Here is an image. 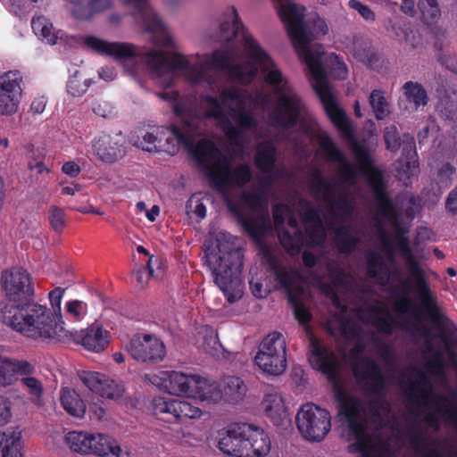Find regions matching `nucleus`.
Segmentation results:
<instances>
[{"label": "nucleus", "mask_w": 457, "mask_h": 457, "mask_svg": "<svg viewBox=\"0 0 457 457\" xmlns=\"http://www.w3.org/2000/svg\"><path fill=\"white\" fill-rule=\"evenodd\" d=\"M65 312L74 321L80 320L87 312V304L79 300L69 301L65 304Z\"/></svg>", "instance_id": "nucleus-61"}, {"label": "nucleus", "mask_w": 457, "mask_h": 457, "mask_svg": "<svg viewBox=\"0 0 457 457\" xmlns=\"http://www.w3.org/2000/svg\"><path fill=\"white\" fill-rule=\"evenodd\" d=\"M233 51L215 50L210 59L211 66L215 70L227 71L228 72L233 62Z\"/></svg>", "instance_id": "nucleus-55"}, {"label": "nucleus", "mask_w": 457, "mask_h": 457, "mask_svg": "<svg viewBox=\"0 0 457 457\" xmlns=\"http://www.w3.org/2000/svg\"><path fill=\"white\" fill-rule=\"evenodd\" d=\"M254 165L263 173L272 172L277 162V149L272 142L263 141L257 145Z\"/></svg>", "instance_id": "nucleus-36"}, {"label": "nucleus", "mask_w": 457, "mask_h": 457, "mask_svg": "<svg viewBox=\"0 0 457 457\" xmlns=\"http://www.w3.org/2000/svg\"><path fill=\"white\" fill-rule=\"evenodd\" d=\"M318 143L324 151L328 160L337 162L342 164L339 170L341 179L344 181H351L354 179L356 174L353 166L346 161L344 154L335 145L332 138L326 134L319 137Z\"/></svg>", "instance_id": "nucleus-32"}, {"label": "nucleus", "mask_w": 457, "mask_h": 457, "mask_svg": "<svg viewBox=\"0 0 457 457\" xmlns=\"http://www.w3.org/2000/svg\"><path fill=\"white\" fill-rule=\"evenodd\" d=\"M298 293L295 295H289L288 303L293 308L295 319L301 325L309 323L312 318L310 311L302 303L300 296L303 294V287H297Z\"/></svg>", "instance_id": "nucleus-53"}, {"label": "nucleus", "mask_w": 457, "mask_h": 457, "mask_svg": "<svg viewBox=\"0 0 457 457\" xmlns=\"http://www.w3.org/2000/svg\"><path fill=\"white\" fill-rule=\"evenodd\" d=\"M436 109L442 114H454L456 109V103L453 99V97L446 91H445L439 96Z\"/></svg>", "instance_id": "nucleus-64"}, {"label": "nucleus", "mask_w": 457, "mask_h": 457, "mask_svg": "<svg viewBox=\"0 0 457 457\" xmlns=\"http://www.w3.org/2000/svg\"><path fill=\"white\" fill-rule=\"evenodd\" d=\"M48 220L56 233H62L65 227V212L62 208L53 205L48 210Z\"/></svg>", "instance_id": "nucleus-60"}, {"label": "nucleus", "mask_w": 457, "mask_h": 457, "mask_svg": "<svg viewBox=\"0 0 457 457\" xmlns=\"http://www.w3.org/2000/svg\"><path fill=\"white\" fill-rule=\"evenodd\" d=\"M410 443L419 457H445L437 449L426 448L425 439L419 431L411 435Z\"/></svg>", "instance_id": "nucleus-54"}, {"label": "nucleus", "mask_w": 457, "mask_h": 457, "mask_svg": "<svg viewBox=\"0 0 457 457\" xmlns=\"http://www.w3.org/2000/svg\"><path fill=\"white\" fill-rule=\"evenodd\" d=\"M271 1L287 29L295 52L307 66L310 82L319 96L326 114H345L331 92L327 71L322 62L324 51L321 46L315 49L310 47L314 37L324 36L328 32L325 20L316 16L305 23L303 21L304 7L293 4L290 0Z\"/></svg>", "instance_id": "nucleus-2"}, {"label": "nucleus", "mask_w": 457, "mask_h": 457, "mask_svg": "<svg viewBox=\"0 0 457 457\" xmlns=\"http://www.w3.org/2000/svg\"><path fill=\"white\" fill-rule=\"evenodd\" d=\"M191 154L197 164L206 170L208 180L212 171H217L227 158L222 154L215 143L210 139H200L191 150Z\"/></svg>", "instance_id": "nucleus-23"}, {"label": "nucleus", "mask_w": 457, "mask_h": 457, "mask_svg": "<svg viewBox=\"0 0 457 457\" xmlns=\"http://www.w3.org/2000/svg\"><path fill=\"white\" fill-rule=\"evenodd\" d=\"M416 371V378L413 382V386H410L406 392L407 399L411 403H420L423 405H428V398L432 394V384L428 378L420 370Z\"/></svg>", "instance_id": "nucleus-38"}, {"label": "nucleus", "mask_w": 457, "mask_h": 457, "mask_svg": "<svg viewBox=\"0 0 457 457\" xmlns=\"http://www.w3.org/2000/svg\"><path fill=\"white\" fill-rule=\"evenodd\" d=\"M26 365L25 371L17 373V381H19L21 389L27 394L31 403L37 407H41L44 403L43 396L45 387L43 381L35 377L36 366L30 361L24 360Z\"/></svg>", "instance_id": "nucleus-29"}, {"label": "nucleus", "mask_w": 457, "mask_h": 457, "mask_svg": "<svg viewBox=\"0 0 457 457\" xmlns=\"http://www.w3.org/2000/svg\"><path fill=\"white\" fill-rule=\"evenodd\" d=\"M92 151L97 160L104 163H115L126 155L125 141L121 133L114 136L102 134L91 142Z\"/></svg>", "instance_id": "nucleus-17"}, {"label": "nucleus", "mask_w": 457, "mask_h": 457, "mask_svg": "<svg viewBox=\"0 0 457 457\" xmlns=\"http://www.w3.org/2000/svg\"><path fill=\"white\" fill-rule=\"evenodd\" d=\"M204 100L212 108L204 114H254L253 111H265L270 104L266 94H251L239 87L224 88L218 96H206Z\"/></svg>", "instance_id": "nucleus-7"}, {"label": "nucleus", "mask_w": 457, "mask_h": 457, "mask_svg": "<svg viewBox=\"0 0 457 457\" xmlns=\"http://www.w3.org/2000/svg\"><path fill=\"white\" fill-rule=\"evenodd\" d=\"M354 232L353 227L349 224L340 225L335 229V244L340 253L348 255L356 250L360 239Z\"/></svg>", "instance_id": "nucleus-37"}, {"label": "nucleus", "mask_w": 457, "mask_h": 457, "mask_svg": "<svg viewBox=\"0 0 457 457\" xmlns=\"http://www.w3.org/2000/svg\"><path fill=\"white\" fill-rule=\"evenodd\" d=\"M418 7L422 20L428 25L436 24L441 17V9L437 0H419Z\"/></svg>", "instance_id": "nucleus-50"}, {"label": "nucleus", "mask_w": 457, "mask_h": 457, "mask_svg": "<svg viewBox=\"0 0 457 457\" xmlns=\"http://www.w3.org/2000/svg\"><path fill=\"white\" fill-rule=\"evenodd\" d=\"M60 401L63 409L71 416L80 418L86 412V404L79 395L72 388L62 387Z\"/></svg>", "instance_id": "nucleus-42"}, {"label": "nucleus", "mask_w": 457, "mask_h": 457, "mask_svg": "<svg viewBox=\"0 0 457 457\" xmlns=\"http://www.w3.org/2000/svg\"><path fill=\"white\" fill-rule=\"evenodd\" d=\"M111 7L110 0H89L87 5L73 7L72 14L76 19L90 21L96 13Z\"/></svg>", "instance_id": "nucleus-45"}, {"label": "nucleus", "mask_w": 457, "mask_h": 457, "mask_svg": "<svg viewBox=\"0 0 457 457\" xmlns=\"http://www.w3.org/2000/svg\"><path fill=\"white\" fill-rule=\"evenodd\" d=\"M352 371L358 385L364 392L377 396L383 395L386 388V378L379 364L371 357H358L351 363Z\"/></svg>", "instance_id": "nucleus-13"}, {"label": "nucleus", "mask_w": 457, "mask_h": 457, "mask_svg": "<svg viewBox=\"0 0 457 457\" xmlns=\"http://www.w3.org/2000/svg\"><path fill=\"white\" fill-rule=\"evenodd\" d=\"M270 269L275 275V280L279 284L280 287L285 290L287 299L289 295H297V287L299 286H294V276L292 272L278 267L275 262L270 263Z\"/></svg>", "instance_id": "nucleus-48"}, {"label": "nucleus", "mask_w": 457, "mask_h": 457, "mask_svg": "<svg viewBox=\"0 0 457 457\" xmlns=\"http://www.w3.org/2000/svg\"><path fill=\"white\" fill-rule=\"evenodd\" d=\"M270 446L267 433L248 423L231 425L218 442V448L232 457H263L270 453Z\"/></svg>", "instance_id": "nucleus-5"}, {"label": "nucleus", "mask_w": 457, "mask_h": 457, "mask_svg": "<svg viewBox=\"0 0 457 457\" xmlns=\"http://www.w3.org/2000/svg\"><path fill=\"white\" fill-rule=\"evenodd\" d=\"M413 280L409 279L402 280L400 286H395L391 290V296L394 300L393 308L399 314H406L414 307V302L409 295L407 286ZM413 290V288L411 287Z\"/></svg>", "instance_id": "nucleus-40"}, {"label": "nucleus", "mask_w": 457, "mask_h": 457, "mask_svg": "<svg viewBox=\"0 0 457 457\" xmlns=\"http://www.w3.org/2000/svg\"><path fill=\"white\" fill-rule=\"evenodd\" d=\"M219 118L220 129L228 141L236 147H242L244 133L257 125V116H205Z\"/></svg>", "instance_id": "nucleus-21"}, {"label": "nucleus", "mask_w": 457, "mask_h": 457, "mask_svg": "<svg viewBox=\"0 0 457 457\" xmlns=\"http://www.w3.org/2000/svg\"><path fill=\"white\" fill-rule=\"evenodd\" d=\"M252 179V170L247 163L232 167L227 159L217 166V171H212L210 185L217 191L223 192L226 189L238 187H243Z\"/></svg>", "instance_id": "nucleus-15"}, {"label": "nucleus", "mask_w": 457, "mask_h": 457, "mask_svg": "<svg viewBox=\"0 0 457 457\" xmlns=\"http://www.w3.org/2000/svg\"><path fill=\"white\" fill-rule=\"evenodd\" d=\"M31 28L36 36L40 37L50 45L56 43L57 35L54 30L52 22L44 16L33 18L31 21Z\"/></svg>", "instance_id": "nucleus-47"}, {"label": "nucleus", "mask_w": 457, "mask_h": 457, "mask_svg": "<svg viewBox=\"0 0 457 457\" xmlns=\"http://www.w3.org/2000/svg\"><path fill=\"white\" fill-rule=\"evenodd\" d=\"M151 130L144 128L137 129L132 132L130 141L133 145L149 153L165 152L174 154L178 148L173 144L176 140L179 145H188L191 141L183 129L172 125L168 127H152Z\"/></svg>", "instance_id": "nucleus-8"}, {"label": "nucleus", "mask_w": 457, "mask_h": 457, "mask_svg": "<svg viewBox=\"0 0 457 457\" xmlns=\"http://www.w3.org/2000/svg\"><path fill=\"white\" fill-rule=\"evenodd\" d=\"M124 4H133V15L140 21L144 29L151 33H159L165 30L164 23L158 14L150 6L147 0H120Z\"/></svg>", "instance_id": "nucleus-30"}, {"label": "nucleus", "mask_w": 457, "mask_h": 457, "mask_svg": "<svg viewBox=\"0 0 457 457\" xmlns=\"http://www.w3.org/2000/svg\"><path fill=\"white\" fill-rule=\"evenodd\" d=\"M287 225L289 228L281 229L278 234L280 244L289 254H298L303 247V231L293 215L288 217Z\"/></svg>", "instance_id": "nucleus-34"}, {"label": "nucleus", "mask_w": 457, "mask_h": 457, "mask_svg": "<svg viewBox=\"0 0 457 457\" xmlns=\"http://www.w3.org/2000/svg\"><path fill=\"white\" fill-rule=\"evenodd\" d=\"M314 179L316 183L312 186L313 190L318 194L323 189L322 199L327 204L330 215L340 220L351 217L354 208L348 192L340 190L336 193L332 184L319 172L314 174Z\"/></svg>", "instance_id": "nucleus-14"}, {"label": "nucleus", "mask_w": 457, "mask_h": 457, "mask_svg": "<svg viewBox=\"0 0 457 457\" xmlns=\"http://www.w3.org/2000/svg\"><path fill=\"white\" fill-rule=\"evenodd\" d=\"M262 409L265 415L277 427L283 426L285 422L289 420L283 398L277 393L265 395L262 402Z\"/></svg>", "instance_id": "nucleus-35"}, {"label": "nucleus", "mask_w": 457, "mask_h": 457, "mask_svg": "<svg viewBox=\"0 0 457 457\" xmlns=\"http://www.w3.org/2000/svg\"><path fill=\"white\" fill-rule=\"evenodd\" d=\"M154 404L155 413L171 414L177 420L182 418L196 419L202 414L199 407L193 405L187 401L176 398L160 397L154 399Z\"/></svg>", "instance_id": "nucleus-28"}, {"label": "nucleus", "mask_w": 457, "mask_h": 457, "mask_svg": "<svg viewBox=\"0 0 457 457\" xmlns=\"http://www.w3.org/2000/svg\"><path fill=\"white\" fill-rule=\"evenodd\" d=\"M70 447L81 454H95L99 457H129L112 437L104 434L71 431L67 435Z\"/></svg>", "instance_id": "nucleus-9"}, {"label": "nucleus", "mask_w": 457, "mask_h": 457, "mask_svg": "<svg viewBox=\"0 0 457 457\" xmlns=\"http://www.w3.org/2000/svg\"><path fill=\"white\" fill-rule=\"evenodd\" d=\"M384 139L386 148L392 152H395L402 147L403 155H405V165L410 174L403 177L401 171L398 170V178L400 180L409 179L411 175H413V170L417 168L414 165L415 161L412 162L416 156V146L413 137L409 134H404L401 139L395 126L387 127L385 129Z\"/></svg>", "instance_id": "nucleus-20"}, {"label": "nucleus", "mask_w": 457, "mask_h": 457, "mask_svg": "<svg viewBox=\"0 0 457 457\" xmlns=\"http://www.w3.org/2000/svg\"><path fill=\"white\" fill-rule=\"evenodd\" d=\"M300 216L304 225L322 220L319 210L312 206L310 202L302 199L300 201Z\"/></svg>", "instance_id": "nucleus-62"}, {"label": "nucleus", "mask_w": 457, "mask_h": 457, "mask_svg": "<svg viewBox=\"0 0 457 457\" xmlns=\"http://www.w3.org/2000/svg\"><path fill=\"white\" fill-rule=\"evenodd\" d=\"M71 339L76 344L81 345L86 350L92 353H101L110 344L109 331L104 329L102 324L94 322L85 329L79 331H69L66 340Z\"/></svg>", "instance_id": "nucleus-19"}, {"label": "nucleus", "mask_w": 457, "mask_h": 457, "mask_svg": "<svg viewBox=\"0 0 457 457\" xmlns=\"http://www.w3.org/2000/svg\"><path fill=\"white\" fill-rule=\"evenodd\" d=\"M295 423L299 433L305 440L320 442L330 431L331 416L326 409L307 403L297 411Z\"/></svg>", "instance_id": "nucleus-10"}, {"label": "nucleus", "mask_w": 457, "mask_h": 457, "mask_svg": "<svg viewBox=\"0 0 457 457\" xmlns=\"http://www.w3.org/2000/svg\"><path fill=\"white\" fill-rule=\"evenodd\" d=\"M374 311L380 315L375 317L373 326L380 333L391 334L395 327L394 320L389 317L385 308H375Z\"/></svg>", "instance_id": "nucleus-57"}, {"label": "nucleus", "mask_w": 457, "mask_h": 457, "mask_svg": "<svg viewBox=\"0 0 457 457\" xmlns=\"http://www.w3.org/2000/svg\"><path fill=\"white\" fill-rule=\"evenodd\" d=\"M429 320L435 326V328H436L439 330V332H440L439 337H441V339L445 342V344L446 345L447 355H448L449 359L451 360L453 364L457 365V353L451 347V345H457V330L453 331V332H445L437 325H436L430 319H429ZM453 324H455V323L453 322ZM454 326L457 329V326L456 325H454Z\"/></svg>", "instance_id": "nucleus-58"}, {"label": "nucleus", "mask_w": 457, "mask_h": 457, "mask_svg": "<svg viewBox=\"0 0 457 457\" xmlns=\"http://www.w3.org/2000/svg\"><path fill=\"white\" fill-rule=\"evenodd\" d=\"M84 43L96 53L112 56L117 60L131 59L137 55L135 46L130 43L108 42L95 36H87Z\"/></svg>", "instance_id": "nucleus-25"}, {"label": "nucleus", "mask_w": 457, "mask_h": 457, "mask_svg": "<svg viewBox=\"0 0 457 457\" xmlns=\"http://www.w3.org/2000/svg\"><path fill=\"white\" fill-rule=\"evenodd\" d=\"M303 246H321L326 241V230L322 220L304 225Z\"/></svg>", "instance_id": "nucleus-46"}, {"label": "nucleus", "mask_w": 457, "mask_h": 457, "mask_svg": "<svg viewBox=\"0 0 457 457\" xmlns=\"http://www.w3.org/2000/svg\"><path fill=\"white\" fill-rule=\"evenodd\" d=\"M197 385L195 386L193 399L217 403L223 399L220 386L216 381H211L198 375Z\"/></svg>", "instance_id": "nucleus-41"}, {"label": "nucleus", "mask_w": 457, "mask_h": 457, "mask_svg": "<svg viewBox=\"0 0 457 457\" xmlns=\"http://www.w3.org/2000/svg\"><path fill=\"white\" fill-rule=\"evenodd\" d=\"M64 292V288L55 287L54 289L49 292L48 295L50 304L52 307L51 312L53 313V317L56 320V321L61 323L62 326L64 325V322L62 320L61 303Z\"/></svg>", "instance_id": "nucleus-59"}, {"label": "nucleus", "mask_w": 457, "mask_h": 457, "mask_svg": "<svg viewBox=\"0 0 457 457\" xmlns=\"http://www.w3.org/2000/svg\"><path fill=\"white\" fill-rule=\"evenodd\" d=\"M339 130L341 137L347 141L361 171L370 170L367 182L371 189L378 213L386 219L395 228L396 247L406 262L410 278L413 280L412 288L420 307L426 316L445 332L456 331L453 321L445 315L437 303V298L432 291L425 270L413 254L408 238L407 229L401 223V213L386 192V185L382 172L373 166L372 157L368 148L354 135L349 116H328Z\"/></svg>", "instance_id": "nucleus-1"}, {"label": "nucleus", "mask_w": 457, "mask_h": 457, "mask_svg": "<svg viewBox=\"0 0 457 457\" xmlns=\"http://www.w3.org/2000/svg\"><path fill=\"white\" fill-rule=\"evenodd\" d=\"M385 263L382 256L376 252L369 253L367 256V274L371 278H378V270H382Z\"/></svg>", "instance_id": "nucleus-63"}, {"label": "nucleus", "mask_w": 457, "mask_h": 457, "mask_svg": "<svg viewBox=\"0 0 457 457\" xmlns=\"http://www.w3.org/2000/svg\"><path fill=\"white\" fill-rule=\"evenodd\" d=\"M254 361L267 375L278 376L286 370V343L281 333L272 332L263 338Z\"/></svg>", "instance_id": "nucleus-11"}, {"label": "nucleus", "mask_w": 457, "mask_h": 457, "mask_svg": "<svg viewBox=\"0 0 457 457\" xmlns=\"http://www.w3.org/2000/svg\"><path fill=\"white\" fill-rule=\"evenodd\" d=\"M406 101L412 105L413 111H418L428 103V96L424 87L413 81H407L403 86Z\"/></svg>", "instance_id": "nucleus-43"}, {"label": "nucleus", "mask_w": 457, "mask_h": 457, "mask_svg": "<svg viewBox=\"0 0 457 457\" xmlns=\"http://www.w3.org/2000/svg\"><path fill=\"white\" fill-rule=\"evenodd\" d=\"M369 104L373 114H390L389 103L384 91L380 89L372 90L369 96Z\"/></svg>", "instance_id": "nucleus-56"}, {"label": "nucleus", "mask_w": 457, "mask_h": 457, "mask_svg": "<svg viewBox=\"0 0 457 457\" xmlns=\"http://www.w3.org/2000/svg\"><path fill=\"white\" fill-rule=\"evenodd\" d=\"M258 65L253 62L233 63L228 71L231 78L240 81H251L257 74Z\"/></svg>", "instance_id": "nucleus-51"}, {"label": "nucleus", "mask_w": 457, "mask_h": 457, "mask_svg": "<svg viewBox=\"0 0 457 457\" xmlns=\"http://www.w3.org/2000/svg\"><path fill=\"white\" fill-rule=\"evenodd\" d=\"M239 204L252 211L259 212L266 207L267 198L265 193L260 190L244 191L239 196Z\"/></svg>", "instance_id": "nucleus-49"}, {"label": "nucleus", "mask_w": 457, "mask_h": 457, "mask_svg": "<svg viewBox=\"0 0 457 457\" xmlns=\"http://www.w3.org/2000/svg\"><path fill=\"white\" fill-rule=\"evenodd\" d=\"M218 253L205 251L206 263L215 284L224 293L228 302L235 300V292L241 285V270L244 255L239 248L224 245L218 239Z\"/></svg>", "instance_id": "nucleus-6"}, {"label": "nucleus", "mask_w": 457, "mask_h": 457, "mask_svg": "<svg viewBox=\"0 0 457 457\" xmlns=\"http://www.w3.org/2000/svg\"><path fill=\"white\" fill-rule=\"evenodd\" d=\"M21 438L19 429H6L0 433V457H23Z\"/></svg>", "instance_id": "nucleus-39"}, {"label": "nucleus", "mask_w": 457, "mask_h": 457, "mask_svg": "<svg viewBox=\"0 0 457 457\" xmlns=\"http://www.w3.org/2000/svg\"><path fill=\"white\" fill-rule=\"evenodd\" d=\"M221 390L223 399L234 404L243 399L247 388L242 378L236 376H228L224 379V386Z\"/></svg>", "instance_id": "nucleus-44"}, {"label": "nucleus", "mask_w": 457, "mask_h": 457, "mask_svg": "<svg viewBox=\"0 0 457 457\" xmlns=\"http://www.w3.org/2000/svg\"><path fill=\"white\" fill-rule=\"evenodd\" d=\"M312 353L309 357L312 366L328 378H334L340 369V362L336 353L329 348L320 345L317 340L312 341Z\"/></svg>", "instance_id": "nucleus-27"}, {"label": "nucleus", "mask_w": 457, "mask_h": 457, "mask_svg": "<svg viewBox=\"0 0 457 457\" xmlns=\"http://www.w3.org/2000/svg\"><path fill=\"white\" fill-rule=\"evenodd\" d=\"M1 321L13 331L44 343L65 341L68 330L53 317L46 305L32 298L18 304L0 308Z\"/></svg>", "instance_id": "nucleus-3"}, {"label": "nucleus", "mask_w": 457, "mask_h": 457, "mask_svg": "<svg viewBox=\"0 0 457 457\" xmlns=\"http://www.w3.org/2000/svg\"><path fill=\"white\" fill-rule=\"evenodd\" d=\"M20 71H9L0 77V113L15 114L21 95Z\"/></svg>", "instance_id": "nucleus-18"}, {"label": "nucleus", "mask_w": 457, "mask_h": 457, "mask_svg": "<svg viewBox=\"0 0 457 457\" xmlns=\"http://www.w3.org/2000/svg\"><path fill=\"white\" fill-rule=\"evenodd\" d=\"M152 73L161 77L165 71L170 73L180 70H192L190 62L182 54L168 55L162 51H152L146 60Z\"/></svg>", "instance_id": "nucleus-22"}, {"label": "nucleus", "mask_w": 457, "mask_h": 457, "mask_svg": "<svg viewBox=\"0 0 457 457\" xmlns=\"http://www.w3.org/2000/svg\"><path fill=\"white\" fill-rule=\"evenodd\" d=\"M353 54L357 61L367 65H371L376 59V54L371 44L361 39L353 41Z\"/></svg>", "instance_id": "nucleus-52"}, {"label": "nucleus", "mask_w": 457, "mask_h": 457, "mask_svg": "<svg viewBox=\"0 0 457 457\" xmlns=\"http://www.w3.org/2000/svg\"><path fill=\"white\" fill-rule=\"evenodd\" d=\"M239 36L246 56L259 66L263 74L264 81L272 87L273 94L277 93L278 89H282L285 83H289L284 78L281 71L277 68L273 59L261 47L257 40L247 32L237 9L231 6L226 10L224 20L220 22V39L229 43Z\"/></svg>", "instance_id": "nucleus-4"}, {"label": "nucleus", "mask_w": 457, "mask_h": 457, "mask_svg": "<svg viewBox=\"0 0 457 457\" xmlns=\"http://www.w3.org/2000/svg\"><path fill=\"white\" fill-rule=\"evenodd\" d=\"M338 400V412L344 416L348 423L349 431L353 435L355 441L348 446L351 448L363 449L367 440L371 439L367 434V425L362 420L363 408L360 399L349 396L344 392L337 394Z\"/></svg>", "instance_id": "nucleus-12"}, {"label": "nucleus", "mask_w": 457, "mask_h": 457, "mask_svg": "<svg viewBox=\"0 0 457 457\" xmlns=\"http://www.w3.org/2000/svg\"><path fill=\"white\" fill-rule=\"evenodd\" d=\"M79 377L90 391L102 397L113 399L121 396L123 393V387L104 374L83 370Z\"/></svg>", "instance_id": "nucleus-24"}, {"label": "nucleus", "mask_w": 457, "mask_h": 457, "mask_svg": "<svg viewBox=\"0 0 457 457\" xmlns=\"http://www.w3.org/2000/svg\"><path fill=\"white\" fill-rule=\"evenodd\" d=\"M130 356L137 361L157 363L166 354L164 344L157 337L149 335H135L127 346Z\"/></svg>", "instance_id": "nucleus-16"}, {"label": "nucleus", "mask_w": 457, "mask_h": 457, "mask_svg": "<svg viewBox=\"0 0 457 457\" xmlns=\"http://www.w3.org/2000/svg\"><path fill=\"white\" fill-rule=\"evenodd\" d=\"M228 210L236 216L237 222L244 231L251 237L258 239L262 237L267 229L269 221L264 215L262 216H245L238 204L229 203Z\"/></svg>", "instance_id": "nucleus-33"}, {"label": "nucleus", "mask_w": 457, "mask_h": 457, "mask_svg": "<svg viewBox=\"0 0 457 457\" xmlns=\"http://www.w3.org/2000/svg\"><path fill=\"white\" fill-rule=\"evenodd\" d=\"M274 96V112L271 114H302L303 103L290 83H285Z\"/></svg>", "instance_id": "nucleus-31"}, {"label": "nucleus", "mask_w": 457, "mask_h": 457, "mask_svg": "<svg viewBox=\"0 0 457 457\" xmlns=\"http://www.w3.org/2000/svg\"><path fill=\"white\" fill-rule=\"evenodd\" d=\"M196 374L171 370L163 373L161 386L170 395L193 398L197 385Z\"/></svg>", "instance_id": "nucleus-26"}]
</instances>
